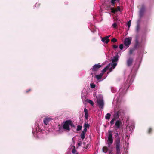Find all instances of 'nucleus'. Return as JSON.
I'll use <instances>...</instances> for the list:
<instances>
[{
    "label": "nucleus",
    "mask_w": 154,
    "mask_h": 154,
    "mask_svg": "<svg viewBox=\"0 0 154 154\" xmlns=\"http://www.w3.org/2000/svg\"><path fill=\"white\" fill-rule=\"evenodd\" d=\"M136 49H134V48L132 49H130L129 51V54L130 55L131 54H132L133 52Z\"/></svg>",
    "instance_id": "nucleus-25"
},
{
    "label": "nucleus",
    "mask_w": 154,
    "mask_h": 154,
    "mask_svg": "<svg viewBox=\"0 0 154 154\" xmlns=\"http://www.w3.org/2000/svg\"><path fill=\"white\" fill-rule=\"evenodd\" d=\"M85 134L86 133L83 131L82 132L80 135L82 139L83 140L85 138Z\"/></svg>",
    "instance_id": "nucleus-17"
},
{
    "label": "nucleus",
    "mask_w": 154,
    "mask_h": 154,
    "mask_svg": "<svg viewBox=\"0 0 154 154\" xmlns=\"http://www.w3.org/2000/svg\"><path fill=\"white\" fill-rule=\"evenodd\" d=\"M131 43V39L129 38H126L125 39L124 41V45L127 46V48L129 47Z\"/></svg>",
    "instance_id": "nucleus-7"
},
{
    "label": "nucleus",
    "mask_w": 154,
    "mask_h": 154,
    "mask_svg": "<svg viewBox=\"0 0 154 154\" xmlns=\"http://www.w3.org/2000/svg\"><path fill=\"white\" fill-rule=\"evenodd\" d=\"M140 29V27L138 25H137L136 28V31L137 32H138Z\"/></svg>",
    "instance_id": "nucleus-33"
},
{
    "label": "nucleus",
    "mask_w": 154,
    "mask_h": 154,
    "mask_svg": "<svg viewBox=\"0 0 154 154\" xmlns=\"http://www.w3.org/2000/svg\"><path fill=\"white\" fill-rule=\"evenodd\" d=\"M69 126L70 125L72 127H74V125L73 124L72 122V121L69 120Z\"/></svg>",
    "instance_id": "nucleus-27"
},
{
    "label": "nucleus",
    "mask_w": 154,
    "mask_h": 154,
    "mask_svg": "<svg viewBox=\"0 0 154 154\" xmlns=\"http://www.w3.org/2000/svg\"><path fill=\"white\" fill-rule=\"evenodd\" d=\"M61 128H62V127H59V130H61Z\"/></svg>",
    "instance_id": "nucleus-48"
},
{
    "label": "nucleus",
    "mask_w": 154,
    "mask_h": 154,
    "mask_svg": "<svg viewBox=\"0 0 154 154\" xmlns=\"http://www.w3.org/2000/svg\"><path fill=\"white\" fill-rule=\"evenodd\" d=\"M84 111L85 113V116L86 119H87L88 118V111L86 108L84 109Z\"/></svg>",
    "instance_id": "nucleus-13"
},
{
    "label": "nucleus",
    "mask_w": 154,
    "mask_h": 154,
    "mask_svg": "<svg viewBox=\"0 0 154 154\" xmlns=\"http://www.w3.org/2000/svg\"><path fill=\"white\" fill-rule=\"evenodd\" d=\"M123 45L122 44H121L119 45V48L120 49L122 50L123 48Z\"/></svg>",
    "instance_id": "nucleus-37"
},
{
    "label": "nucleus",
    "mask_w": 154,
    "mask_h": 154,
    "mask_svg": "<svg viewBox=\"0 0 154 154\" xmlns=\"http://www.w3.org/2000/svg\"><path fill=\"white\" fill-rule=\"evenodd\" d=\"M87 128H84V130L83 131H83L84 132H85L86 133V132L87 131Z\"/></svg>",
    "instance_id": "nucleus-43"
},
{
    "label": "nucleus",
    "mask_w": 154,
    "mask_h": 154,
    "mask_svg": "<svg viewBox=\"0 0 154 154\" xmlns=\"http://www.w3.org/2000/svg\"><path fill=\"white\" fill-rule=\"evenodd\" d=\"M112 69H113L112 68V67L111 68H109V70L110 72L112 71Z\"/></svg>",
    "instance_id": "nucleus-44"
},
{
    "label": "nucleus",
    "mask_w": 154,
    "mask_h": 154,
    "mask_svg": "<svg viewBox=\"0 0 154 154\" xmlns=\"http://www.w3.org/2000/svg\"><path fill=\"white\" fill-rule=\"evenodd\" d=\"M102 66L101 65L99 64H95L94 65L92 68V70L93 72H95L97 71L99 68Z\"/></svg>",
    "instance_id": "nucleus-9"
},
{
    "label": "nucleus",
    "mask_w": 154,
    "mask_h": 154,
    "mask_svg": "<svg viewBox=\"0 0 154 154\" xmlns=\"http://www.w3.org/2000/svg\"><path fill=\"white\" fill-rule=\"evenodd\" d=\"M108 151V148L106 146H104L103 148V151L104 153H106Z\"/></svg>",
    "instance_id": "nucleus-22"
},
{
    "label": "nucleus",
    "mask_w": 154,
    "mask_h": 154,
    "mask_svg": "<svg viewBox=\"0 0 154 154\" xmlns=\"http://www.w3.org/2000/svg\"><path fill=\"white\" fill-rule=\"evenodd\" d=\"M119 0H117V1H119ZM117 0H111V2L112 4V5L114 6L115 5V1Z\"/></svg>",
    "instance_id": "nucleus-26"
},
{
    "label": "nucleus",
    "mask_w": 154,
    "mask_h": 154,
    "mask_svg": "<svg viewBox=\"0 0 154 154\" xmlns=\"http://www.w3.org/2000/svg\"><path fill=\"white\" fill-rule=\"evenodd\" d=\"M113 142V138L112 135V132L109 130L108 131V136L107 144L108 147H109Z\"/></svg>",
    "instance_id": "nucleus-2"
},
{
    "label": "nucleus",
    "mask_w": 154,
    "mask_h": 154,
    "mask_svg": "<svg viewBox=\"0 0 154 154\" xmlns=\"http://www.w3.org/2000/svg\"><path fill=\"white\" fill-rule=\"evenodd\" d=\"M31 89H29L27 90H26V93H28L30 91H31Z\"/></svg>",
    "instance_id": "nucleus-42"
},
{
    "label": "nucleus",
    "mask_w": 154,
    "mask_h": 154,
    "mask_svg": "<svg viewBox=\"0 0 154 154\" xmlns=\"http://www.w3.org/2000/svg\"><path fill=\"white\" fill-rule=\"evenodd\" d=\"M63 128L68 131H69L70 128L69 126V120L66 121L63 126Z\"/></svg>",
    "instance_id": "nucleus-5"
},
{
    "label": "nucleus",
    "mask_w": 154,
    "mask_h": 154,
    "mask_svg": "<svg viewBox=\"0 0 154 154\" xmlns=\"http://www.w3.org/2000/svg\"><path fill=\"white\" fill-rule=\"evenodd\" d=\"M110 66V64H109L107 66L104 68L102 70V71L101 73H103V74L106 71V70L108 69Z\"/></svg>",
    "instance_id": "nucleus-15"
},
{
    "label": "nucleus",
    "mask_w": 154,
    "mask_h": 154,
    "mask_svg": "<svg viewBox=\"0 0 154 154\" xmlns=\"http://www.w3.org/2000/svg\"><path fill=\"white\" fill-rule=\"evenodd\" d=\"M118 55H116V56L113 57V59L112 60V63H116L118 60Z\"/></svg>",
    "instance_id": "nucleus-14"
},
{
    "label": "nucleus",
    "mask_w": 154,
    "mask_h": 154,
    "mask_svg": "<svg viewBox=\"0 0 154 154\" xmlns=\"http://www.w3.org/2000/svg\"><path fill=\"white\" fill-rule=\"evenodd\" d=\"M81 143H78V145L79 146H81Z\"/></svg>",
    "instance_id": "nucleus-45"
},
{
    "label": "nucleus",
    "mask_w": 154,
    "mask_h": 154,
    "mask_svg": "<svg viewBox=\"0 0 154 154\" xmlns=\"http://www.w3.org/2000/svg\"><path fill=\"white\" fill-rule=\"evenodd\" d=\"M88 102L92 105H93L94 104L93 102L91 100H89L88 101Z\"/></svg>",
    "instance_id": "nucleus-31"
},
{
    "label": "nucleus",
    "mask_w": 154,
    "mask_h": 154,
    "mask_svg": "<svg viewBox=\"0 0 154 154\" xmlns=\"http://www.w3.org/2000/svg\"><path fill=\"white\" fill-rule=\"evenodd\" d=\"M120 138H117L115 140V144H116V154H120L121 153L120 152Z\"/></svg>",
    "instance_id": "nucleus-1"
},
{
    "label": "nucleus",
    "mask_w": 154,
    "mask_h": 154,
    "mask_svg": "<svg viewBox=\"0 0 154 154\" xmlns=\"http://www.w3.org/2000/svg\"><path fill=\"white\" fill-rule=\"evenodd\" d=\"M82 126L79 125L77 126L76 130L78 131H79L81 130V129H82Z\"/></svg>",
    "instance_id": "nucleus-24"
},
{
    "label": "nucleus",
    "mask_w": 154,
    "mask_h": 154,
    "mask_svg": "<svg viewBox=\"0 0 154 154\" xmlns=\"http://www.w3.org/2000/svg\"><path fill=\"white\" fill-rule=\"evenodd\" d=\"M139 46V43L138 40L136 39L135 41V43L134 46V48L136 49Z\"/></svg>",
    "instance_id": "nucleus-16"
},
{
    "label": "nucleus",
    "mask_w": 154,
    "mask_h": 154,
    "mask_svg": "<svg viewBox=\"0 0 154 154\" xmlns=\"http://www.w3.org/2000/svg\"><path fill=\"white\" fill-rule=\"evenodd\" d=\"M112 26L114 28H116L117 26V24L116 23H114L112 25Z\"/></svg>",
    "instance_id": "nucleus-36"
},
{
    "label": "nucleus",
    "mask_w": 154,
    "mask_h": 154,
    "mask_svg": "<svg viewBox=\"0 0 154 154\" xmlns=\"http://www.w3.org/2000/svg\"><path fill=\"white\" fill-rule=\"evenodd\" d=\"M113 47L114 48L116 49L118 48V46L116 45H114L113 46Z\"/></svg>",
    "instance_id": "nucleus-41"
},
{
    "label": "nucleus",
    "mask_w": 154,
    "mask_h": 154,
    "mask_svg": "<svg viewBox=\"0 0 154 154\" xmlns=\"http://www.w3.org/2000/svg\"><path fill=\"white\" fill-rule=\"evenodd\" d=\"M144 11V8H141L139 11V16L140 18L142 17L143 15Z\"/></svg>",
    "instance_id": "nucleus-12"
},
{
    "label": "nucleus",
    "mask_w": 154,
    "mask_h": 154,
    "mask_svg": "<svg viewBox=\"0 0 154 154\" xmlns=\"http://www.w3.org/2000/svg\"><path fill=\"white\" fill-rule=\"evenodd\" d=\"M103 75V73H101L99 75H96V77L97 79L99 80L102 78Z\"/></svg>",
    "instance_id": "nucleus-19"
},
{
    "label": "nucleus",
    "mask_w": 154,
    "mask_h": 154,
    "mask_svg": "<svg viewBox=\"0 0 154 154\" xmlns=\"http://www.w3.org/2000/svg\"><path fill=\"white\" fill-rule=\"evenodd\" d=\"M41 5V4L39 2H37L36 4V6H37V7H39L40 6V5Z\"/></svg>",
    "instance_id": "nucleus-38"
},
{
    "label": "nucleus",
    "mask_w": 154,
    "mask_h": 154,
    "mask_svg": "<svg viewBox=\"0 0 154 154\" xmlns=\"http://www.w3.org/2000/svg\"><path fill=\"white\" fill-rule=\"evenodd\" d=\"M89 125L88 122H86L85 123L84 125V128H89Z\"/></svg>",
    "instance_id": "nucleus-21"
},
{
    "label": "nucleus",
    "mask_w": 154,
    "mask_h": 154,
    "mask_svg": "<svg viewBox=\"0 0 154 154\" xmlns=\"http://www.w3.org/2000/svg\"><path fill=\"white\" fill-rule=\"evenodd\" d=\"M97 102L99 107H100L101 109H103L104 105L103 100L101 99H99L97 100Z\"/></svg>",
    "instance_id": "nucleus-8"
},
{
    "label": "nucleus",
    "mask_w": 154,
    "mask_h": 154,
    "mask_svg": "<svg viewBox=\"0 0 154 154\" xmlns=\"http://www.w3.org/2000/svg\"><path fill=\"white\" fill-rule=\"evenodd\" d=\"M129 129L130 130H132L133 129V127L132 126H131L129 127Z\"/></svg>",
    "instance_id": "nucleus-40"
},
{
    "label": "nucleus",
    "mask_w": 154,
    "mask_h": 154,
    "mask_svg": "<svg viewBox=\"0 0 154 154\" xmlns=\"http://www.w3.org/2000/svg\"><path fill=\"white\" fill-rule=\"evenodd\" d=\"M122 125V123L119 120H117L116 121L115 125V129L116 130H117L118 129L120 128L121 127Z\"/></svg>",
    "instance_id": "nucleus-6"
},
{
    "label": "nucleus",
    "mask_w": 154,
    "mask_h": 154,
    "mask_svg": "<svg viewBox=\"0 0 154 154\" xmlns=\"http://www.w3.org/2000/svg\"><path fill=\"white\" fill-rule=\"evenodd\" d=\"M117 114L119 115L120 114L121 112V110H118V111L116 112Z\"/></svg>",
    "instance_id": "nucleus-39"
},
{
    "label": "nucleus",
    "mask_w": 154,
    "mask_h": 154,
    "mask_svg": "<svg viewBox=\"0 0 154 154\" xmlns=\"http://www.w3.org/2000/svg\"><path fill=\"white\" fill-rule=\"evenodd\" d=\"M76 150L75 149V147L74 146V148L72 149V152L73 154H75V153H76Z\"/></svg>",
    "instance_id": "nucleus-30"
},
{
    "label": "nucleus",
    "mask_w": 154,
    "mask_h": 154,
    "mask_svg": "<svg viewBox=\"0 0 154 154\" xmlns=\"http://www.w3.org/2000/svg\"><path fill=\"white\" fill-rule=\"evenodd\" d=\"M75 154H79L78 153H76Z\"/></svg>",
    "instance_id": "nucleus-50"
},
{
    "label": "nucleus",
    "mask_w": 154,
    "mask_h": 154,
    "mask_svg": "<svg viewBox=\"0 0 154 154\" xmlns=\"http://www.w3.org/2000/svg\"><path fill=\"white\" fill-rule=\"evenodd\" d=\"M111 116V114L110 113H107L105 116V118L106 119L109 120L110 119Z\"/></svg>",
    "instance_id": "nucleus-20"
},
{
    "label": "nucleus",
    "mask_w": 154,
    "mask_h": 154,
    "mask_svg": "<svg viewBox=\"0 0 154 154\" xmlns=\"http://www.w3.org/2000/svg\"><path fill=\"white\" fill-rule=\"evenodd\" d=\"M119 118V115L116 112H115L113 114V118L117 119Z\"/></svg>",
    "instance_id": "nucleus-18"
},
{
    "label": "nucleus",
    "mask_w": 154,
    "mask_h": 154,
    "mask_svg": "<svg viewBox=\"0 0 154 154\" xmlns=\"http://www.w3.org/2000/svg\"><path fill=\"white\" fill-rule=\"evenodd\" d=\"M110 37V35H109L103 38L102 39V41L103 42H105V43L106 44L108 43L110 41V39L109 38Z\"/></svg>",
    "instance_id": "nucleus-10"
},
{
    "label": "nucleus",
    "mask_w": 154,
    "mask_h": 154,
    "mask_svg": "<svg viewBox=\"0 0 154 154\" xmlns=\"http://www.w3.org/2000/svg\"><path fill=\"white\" fill-rule=\"evenodd\" d=\"M51 120V119L49 118H45L43 120L44 124L47 125L48 123Z\"/></svg>",
    "instance_id": "nucleus-11"
},
{
    "label": "nucleus",
    "mask_w": 154,
    "mask_h": 154,
    "mask_svg": "<svg viewBox=\"0 0 154 154\" xmlns=\"http://www.w3.org/2000/svg\"><path fill=\"white\" fill-rule=\"evenodd\" d=\"M112 67L113 69H114L117 65V63H112Z\"/></svg>",
    "instance_id": "nucleus-23"
},
{
    "label": "nucleus",
    "mask_w": 154,
    "mask_h": 154,
    "mask_svg": "<svg viewBox=\"0 0 154 154\" xmlns=\"http://www.w3.org/2000/svg\"><path fill=\"white\" fill-rule=\"evenodd\" d=\"M90 86L92 88H94L95 87V85L94 83L91 84Z\"/></svg>",
    "instance_id": "nucleus-32"
},
{
    "label": "nucleus",
    "mask_w": 154,
    "mask_h": 154,
    "mask_svg": "<svg viewBox=\"0 0 154 154\" xmlns=\"http://www.w3.org/2000/svg\"><path fill=\"white\" fill-rule=\"evenodd\" d=\"M118 136V133H116V136L117 137V136Z\"/></svg>",
    "instance_id": "nucleus-46"
},
{
    "label": "nucleus",
    "mask_w": 154,
    "mask_h": 154,
    "mask_svg": "<svg viewBox=\"0 0 154 154\" xmlns=\"http://www.w3.org/2000/svg\"><path fill=\"white\" fill-rule=\"evenodd\" d=\"M131 23V20H130L129 21H128L127 22V26L128 28H129L130 26Z\"/></svg>",
    "instance_id": "nucleus-28"
},
{
    "label": "nucleus",
    "mask_w": 154,
    "mask_h": 154,
    "mask_svg": "<svg viewBox=\"0 0 154 154\" xmlns=\"http://www.w3.org/2000/svg\"><path fill=\"white\" fill-rule=\"evenodd\" d=\"M111 12L115 14L118 11L121 12L122 10L119 6H117L116 8L111 7L110 8Z\"/></svg>",
    "instance_id": "nucleus-3"
},
{
    "label": "nucleus",
    "mask_w": 154,
    "mask_h": 154,
    "mask_svg": "<svg viewBox=\"0 0 154 154\" xmlns=\"http://www.w3.org/2000/svg\"><path fill=\"white\" fill-rule=\"evenodd\" d=\"M152 131V129L151 128H149L148 131V133L149 134L151 133Z\"/></svg>",
    "instance_id": "nucleus-34"
},
{
    "label": "nucleus",
    "mask_w": 154,
    "mask_h": 154,
    "mask_svg": "<svg viewBox=\"0 0 154 154\" xmlns=\"http://www.w3.org/2000/svg\"><path fill=\"white\" fill-rule=\"evenodd\" d=\"M109 154H112V152H111V151H109Z\"/></svg>",
    "instance_id": "nucleus-47"
},
{
    "label": "nucleus",
    "mask_w": 154,
    "mask_h": 154,
    "mask_svg": "<svg viewBox=\"0 0 154 154\" xmlns=\"http://www.w3.org/2000/svg\"><path fill=\"white\" fill-rule=\"evenodd\" d=\"M117 41V40L115 38H113L112 40H111V41L113 42V43H115Z\"/></svg>",
    "instance_id": "nucleus-35"
},
{
    "label": "nucleus",
    "mask_w": 154,
    "mask_h": 154,
    "mask_svg": "<svg viewBox=\"0 0 154 154\" xmlns=\"http://www.w3.org/2000/svg\"><path fill=\"white\" fill-rule=\"evenodd\" d=\"M116 120L115 119L113 118L110 122V123L111 125H113L114 123V121Z\"/></svg>",
    "instance_id": "nucleus-29"
},
{
    "label": "nucleus",
    "mask_w": 154,
    "mask_h": 154,
    "mask_svg": "<svg viewBox=\"0 0 154 154\" xmlns=\"http://www.w3.org/2000/svg\"><path fill=\"white\" fill-rule=\"evenodd\" d=\"M134 58L131 57H129L127 60L126 64L128 67H130L132 65Z\"/></svg>",
    "instance_id": "nucleus-4"
},
{
    "label": "nucleus",
    "mask_w": 154,
    "mask_h": 154,
    "mask_svg": "<svg viewBox=\"0 0 154 154\" xmlns=\"http://www.w3.org/2000/svg\"><path fill=\"white\" fill-rule=\"evenodd\" d=\"M127 87H128V85L127 86Z\"/></svg>",
    "instance_id": "nucleus-49"
}]
</instances>
